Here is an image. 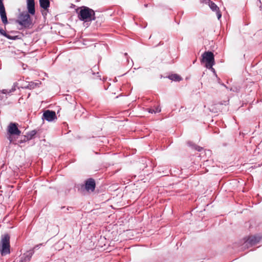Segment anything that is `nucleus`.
<instances>
[{
    "label": "nucleus",
    "instance_id": "f257e3e1",
    "mask_svg": "<svg viewBox=\"0 0 262 262\" xmlns=\"http://www.w3.org/2000/svg\"><path fill=\"white\" fill-rule=\"evenodd\" d=\"M78 18L85 23L92 21L96 19L95 11L86 6L80 7V10L78 13Z\"/></svg>",
    "mask_w": 262,
    "mask_h": 262
},
{
    "label": "nucleus",
    "instance_id": "f03ea898",
    "mask_svg": "<svg viewBox=\"0 0 262 262\" xmlns=\"http://www.w3.org/2000/svg\"><path fill=\"white\" fill-rule=\"evenodd\" d=\"M78 191L82 192L84 191L93 192L96 187V182L93 178H89L85 180L84 184H79L75 185Z\"/></svg>",
    "mask_w": 262,
    "mask_h": 262
},
{
    "label": "nucleus",
    "instance_id": "7ed1b4c3",
    "mask_svg": "<svg viewBox=\"0 0 262 262\" xmlns=\"http://www.w3.org/2000/svg\"><path fill=\"white\" fill-rule=\"evenodd\" d=\"M16 23L25 28H31L33 26L32 19L29 13L26 12L19 14Z\"/></svg>",
    "mask_w": 262,
    "mask_h": 262
},
{
    "label": "nucleus",
    "instance_id": "20e7f679",
    "mask_svg": "<svg viewBox=\"0 0 262 262\" xmlns=\"http://www.w3.org/2000/svg\"><path fill=\"white\" fill-rule=\"evenodd\" d=\"M10 235L8 233L4 234L2 236L0 243V251L2 256L10 253Z\"/></svg>",
    "mask_w": 262,
    "mask_h": 262
},
{
    "label": "nucleus",
    "instance_id": "39448f33",
    "mask_svg": "<svg viewBox=\"0 0 262 262\" xmlns=\"http://www.w3.org/2000/svg\"><path fill=\"white\" fill-rule=\"evenodd\" d=\"M21 131L18 128V124L11 122L8 126L7 139L10 143H14V138L15 136H20Z\"/></svg>",
    "mask_w": 262,
    "mask_h": 262
},
{
    "label": "nucleus",
    "instance_id": "423d86ee",
    "mask_svg": "<svg viewBox=\"0 0 262 262\" xmlns=\"http://www.w3.org/2000/svg\"><path fill=\"white\" fill-rule=\"evenodd\" d=\"M202 57L201 62L206 63V68H211L214 64V55L211 51L205 52Z\"/></svg>",
    "mask_w": 262,
    "mask_h": 262
},
{
    "label": "nucleus",
    "instance_id": "0eeeda50",
    "mask_svg": "<svg viewBox=\"0 0 262 262\" xmlns=\"http://www.w3.org/2000/svg\"><path fill=\"white\" fill-rule=\"evenodd\" d=\"M261 239V236L260 235H254L249 236L245 241L243 246L244 247L252 246L258 243Z\"/></svg>",
    "mask_w": 262,
    "mask_h": 262
},
{
    "label": "nucleus",
    "instance_id": "6e6552de",
    "mask_svg": "<svg viewBox=\"0 0 262 262\" xmlns=\"http://www.w3.org/2000/svg\"><path fill=\"white\" fill-rule=\"evenodd\" d=\"M17 82H15L11 89H3L0 90V100L4 101L6 100L8 95H10L12 93L16 90V87L17 86Z\"/></svg>",
    "mask_w": 262,
    "mask_h": 262
},
{
    "label": "nucleus",
    "instance_id": "1a4fd4ad",
    "mask_svg": "<svg viewBox=\"0 0 262 262\" xmlns=\"http://www.w3.org/2000/svg\"><path fill=\"white\" fill-rule=\"evenodd\" d=\"M55 119H56V115L54 111L46 110L44 112L42 115V119H45L49 122H51Z\"/></svg>",
    "mask_w": 262,
    "mask_h": 262
},
{
    "label": "nucleus",
    "instance_id": "9d476101",
    "mask_svg": "<svg viewBox=\"0 0 262 262\" xmlns=\"http://www.w3.org/2000/svg\"><path fill=\"white\" fill-rule=\"evenodd\" d=\"M27 7L28 13L31 15H34L35 13L34 0H27Z\"/></svg>",
    "mask_w": 262,
    "mask_h": 262
},
{
    "label": "nucleus",
    "instance_id": "9b49d317",
    "mask_svg": "<svg viewBox=\"0 0 262 262\" xmlns=\"http://www.w3.org/2000/svg\"><path fill=\"white\" fill-rule=\"evenodd\" d=\"M34 253V251L33 249H30V250L27 251L26 253H24L21 257V259L24 260L28 262L29 261L33 254Z\"/></svg>",
    "mask_w": 262,
    "mask_h": 262
},
{
    "label": "nucleus",
    "instance_id": "f8f14e48",
    "mask_svg": "<svg viewBox=\"0 0 262 262\" xmlns=\"http://www.w3.org/2000/svg\"><path fill=\"white\" fill-rule=\"evenodd\" d=\"M38 85V83H35L33 81L27 83V82L24 84L21 88L23 89L32 90L35 89Z\"/></svg>",
    "mask_w": 262,
    "mask_h": 262
},
{
    "label": "nucleus",
    "instance_id": "ddd939ff",
    "mask_svg": "<svg viewBox=\"0 0 262 262\" xmlns=\"http://www.w3.org/2000/svg\"><path fill=\"white\" fill-rule=\"evenodd\" d=\"M0 34L11 40H15L20 38L18 36H11L7 34L2 28H0Z\"/></svg>",
    "mask_w": 262,
    "mask_h": 262
},
{
    "label": "nucleus",
    "instance_id": "4468645a",
    "mask_svg": "<svg viewBox=\"0 0 262 262\" xmlns=\"http://www.w3.org/2000/svg\"><path fill=\"white\" fill-rule=\"evenodd\" d=\"M40 7L45 9L48 10L50 7V4L49 0H39Z\"/></svg>",
    "mask_w": 262,
    "mask_h": 262
},
{
    "label": "nucleus",
    "instance_id": "2eb2a0df",
    "mask_svg": "<svg viewBox=\"0 0 262 262\" xmlns=\"http://www.w3.org/2000/svg\"><path fill=\"white\" fill-rule=\"evenodd\" d=\"M168 78L174 81H180L182 80V78L177 74H171L168 76Z\"/></svg>",
    "mask_w": 262,
    "mask_h": 262
},
{
    "label": "nucleus",
    "instance_id": "dca6fc26",
    "mask_svg": "<svg viewBox=\"0 0 262 262\" xmlns=\"http://www.w3.org/2000/svg\"><path fill=\"white\" fill-rule=\"evenodd\" d=\"M187 144L188 146L191 147L192 149H194L198 151H201L203 150V148L202 147L198 146L191 142H188Z\"/></svg>",
    "mask_w": 262,
    "mask_h": 262
},
{
    "label": "nucleus",
    "instance_id": "f3484780",
    "mask_svg": "<svg viewBox=\"0 0 262 262\" xmlns=\"http://www.w3.org/2000/svg\"><path fill=\"white\" fill-rule=\"evenodd\" d=\"M36 133L37 132L36 130H32L31 132L28 133L26 136L28 138V140H30L34 137Z\"/></svg>",
    "mask_w": 262,
    "mask_h": 262
},
{
    "label": "nucleus",
    "instance_id": "a211bd4d",
    "mask_svg": "<svg viewBox=\"0 0 262 262\" xmlns=\"http://www.w3.org/2000/svg\"><path fill=\"white\" fill-rule=\"evenodd\" d=\"M27 141H29L28 138L27 137L26 135L25 136H21V139L17 140V142H15V143H13L15 144H21L22 143H24L26 142H27Z\"/></svg>",
    "mask_w": 262,
    "mask_h": 262
},
{
    "label": "nucleus",
    "instance_id": "6ab92c4d",
    "mask_svg": "<svg viewBox=\"0 0 262 262\" xmlns=\"http://www.w3.org/2000/svg\"><path fill=\"white\" fill-rule=\"evenodd\" d=\"M1 18L2 19V21L3 23L6 25L8 24V21L7 17L6 12L5 13H2L0 14Z\"/></svg>",
    "mask_w": 262,
    "mask_h": 262
},
{
    "label": "nucleus",
    "instance_id": "aec40b11",
    "mask_svg": "<svg viewBox=\"0 0 262 262\" xmlns=\"http://www.w3.org/2000/svg\"><path fill=\"white\" fill-rule=\"evenodd\" d=\"M209 7L212 11L216 12L220 10L218 6L213 2L210 4Z\"/></svg>",
    "mask_w": 262,
    "mask_h": 262
},
{
    "label": "nucleus",
    "instance_id": "412c9836",
    "mask_svg": "<svg viewBox=\"0 0 262 262\" xmlns=\"http://www.w3.org/2000/svg\"><path fill=\"white\" fill-rule=\"evenodd\" d=\"M147 110L148 111V112L149 113H151V114H153V113L156 114L157 113H159L161 112V109L159 107H156L155 109H152L151 108H147Z\"/></svg>",
    "mask_w": 262,
    "mask_h": 262
},
{
    "label": "nucleus",
    "instance_id": "4be33fe9",
    "mask_svg": "<svg viewBox=\"0 0 262 262\" xmlns=\"http://www.w3.org/2000/svg\"><path fill=\"white\" fill-rule=\"evenodd\" d=\"M97 68V67H96V66H94L93 67V69L91 70L92 72V74L94 75H96V77H95L94 78H95V79H99L100 80H101V76L99 75V73L98 72H97V73H95V72H94V71L96 70Z\"/></svg>",
    "mask_w": 262,
    "mask_h": 262
},
{
    "label": "nucleus",
    "instance_id": "5701e85b",
    "mask_svg": "<svg viewBox=\"0 0 262 262\" xmlns=\"http://www.w3.org/2000/svg\"><path fill=\"white\" fill-rule=\"evenodd\" d=\"M5 13L6 10L3 2H0V14Z\"/></svg>",
    "mask_w": 262,
    "mask_h": 262
},
{
    "label": "nucleus",
    "instance_id": "b1692460",
    "mask_svg": "<svg viewBox=\"0 0 262 262\" xmlns=\"http://www.w3.org/2000/svg\"><path fill=\"white\" fill-rule=\"evenodd\" d=\"M216 15H217V19L218 20H220V18H221L222 17V13L221 12H220V10H219L218 11H217L216 12Z\"/></svg>",
    "mask_w": 262,
    "mask_h": 262
},
{
    "label": "nucleus",
    "instance_id": "393cba45",
    "mask_svg": "<svg viewBox=\"0 0 262 262\" xmlns=\"http://www.w3.org/2000/svg\"><path fill=\"white\" fill-rule=\"evenodd\" d=\"M43 245V244L42 243H41V244H38V245H36V246H35V247L32 249L34 250V251L35 250H37V249H38L40 248V247L41 246Z\"/></svg>",
    "mask_w": 262,
    "mask_h": 262
},
{
    "label": "nucleus",
    "instance_id": "a878e982",
    "mask_svg": "<svg viewBox=\"0 0 262 262\" xmlns=\"http://www.w3.org/2000/svg\"><path fill=\"white\" fill-rule=\"evenodd\" d=\"M203 3L208 4V6L210 5V4L212 2L211 0H203Z\"/></svg>",
    "mask_w": 262,
    "mask_h": 262
},
{
    "label": "nucleus",
    "instance_id": "bb28decb",
    "mask_svg": "<svg viewBox=\"0 0 262 262\" xmlns=\"http://www.w3.org/2000/svg\"><path fill=\"white\" fill-rule=\"evenodd\" d=\"M209 162V160H206L203 163V165L204 166H207L208 165V163Z\"/></svg>",
    "mask_w": 262,
    "mask_h": 262
},
{
    "label": "nucleus",
    "instance_id": "cd10ccee",
    "mask_svg": "<svg viewBox=\"0 0 262 262\" xmlns=\"http://www.w3.org/2000/svg\"><path fill=\"white\" fill-rule=\"evenodd\" d=\"M208 69H211V71L213 72V73H214V74H215L216 76L217 77V75H216V73H215V70H214V68H212V67L211 68H208Z\"/></svg>",
    "mask_w": 262,
    "mask_h": 262
},
{
    "label": "nucleus",
    "instance_id": "c85d7f7f",
    "mask_svg": "<svg viewBox=\"0 0 262 262\" xmlns=\"http://www.w3.org/2000/svg\"><path fill=\"white\" fill-rule=\"evenodd\" d=\"M61 209H62V210L63 209H65V210L63 211V212L64 213L68 212V211H67V210H66V207L64 206L61 207Z\"/></svg>",
    "mask_w": 262,
    "mask_h": 262
},
{
    "label": "nucleus",
    "instance_id": "c756f323",
    "mask_svg": "<svg viewBox=\"0 0 262 262\" xmlns=\"http://www.w3.org/2000/svg\"><path fill=\"white\" fill-rule=\"evenodd\" d=\"M220 84H221V85H223V86H224L225 88H226L227 89H228V87H227V86H226L224 83H221Z\"/></svg>",
    "mask_w": 262,
    "mask_h": 262
},
{
    "label": "nucleus",
    "instance_id": "7c9ffc66",
    "mask_svg": "<svg viewBox=\"0 0 262 262\" xmlns=\"http://www.w3.org/2000/svg\"><path fill=\"white\" fill-rule=\"evenodd\" d=\"M71 209H73V208L72 207H69L66 208V210H67L68 211L70 210Z\"/></svg>",
    "mask_w": 262,
    "mask_h": 262
},
{
    "label": "nucleus",
    "instance_id": "2f4dec72",
    "mask_svg": "<svg viewBox=\"0 0 262 262\" xmlns=\"http://www.w3.org/2000/svg\"><path fill=\"white\" fill-rule=\"evenodd\" d=\"M221 81V79H220V78H218V82H219V83H220V84H221V81Z\"/></svg>",
    "mask_w": 262,
    "mask_h": 262
},
{
    "label": "nucleus",
    "instance_id": "473e14b6",
    "mask_svg": "<svg viewBox=\"0 0 262 262\" xmlns=\"http://www.w3.org/2000/svg\"><path fill=\"white\" fill-rule=\"evenodd\" d=\"M144 7H148V4H144Z\"/></svg>",
    "mask_w": 262,
    "mask_h": 262
},
{
    "label": "nucleus",
    "instance_id": "72a5a7b5",
    "mask_svg": "<svg viewBox=\"0 0 262 262\" xmlns=\"http://www.w3.org/2000/svg\"><path fill=\"white\" fill-rule=\"evenodd\" d=\"M230 90L231 91H234V89H233L232 88H231V89H230Z\"/></svg>",
    "mask_w": 262,
    "mask_h": 262
},
{
    "label": "nucleus",
    "instance_id": "f704fd0d",
    "mask_svg": "<svg viewBox=\"0 0 262 262\" xmlns=\"http://www.w3.org/2000/svg\"><path fill=\"white\" fill-rule=\"evenodd\" d=\"M20 262H27L25 260H24L23 259H21V260H20Z\"/></svg>",
    "mask_w": 262,
    "mask_h": 262
},
{
    "label": "nucleus",
    "instance_id": "c9c22d12",
    "mask_svg": "<svg viewBox=\"0 0 262 262\" xmlns=\"http://www.w3.org/2000/svg\"><path fill=\"white\" fill-rule=\"evenodd\" d=\"M207 152H208V154H210V150H207Z\"/></svg>",
    "mask_w": 262,
    "mask_h": 262
},
{
    "label": "nucleus",
    "instance_id": "e433bc0d",
    "mask_svg": "<svg viewBox=\"0 0 262 262\" xmlns=\"http://www.w3.org/2000/svg\"><path fill=\"white\" fill-rule=\"evenodd\" d=\"M124 55H125V56H127V53H125V54H124Z\"/></svg>",
    "mask_w": 262,
    "mask_h": 262
},
{
    "label": "nucleus",
    "instance_id": "4c0bfd02",
    "mask_svg": "<svg viewBox=\"0 0 262 262\" xmlns=\"http://www.w3.org/2000/svg\"><path fill=\"white\" fill-rule=\"evenodd\" d=\"M0 2H3V0H0Z\"/></svg>",
    "mask_w": 262,
    "mask_h": 262
}]
</instances>
